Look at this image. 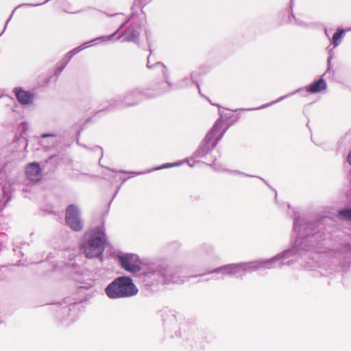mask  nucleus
I'll list each match as a JSON object with an SVG mask.
<instances>
[{"label": "nucleus", "instance_id": "13", "mask_svg": "<svg viewBox=\"0 0 351 351\" xmlns=\"http://www.w3.org/2000/svg\"><path fill=\"white\" fill-rule=\"evenodd\" d=\"M348 162L351 165V151H350V152L349 153V154L348 156Z\"/></svg>", "mask_w": 351, "mask_h": 351}, {"label": "nucleus", "instance_id": "12", "mask_svg": "<svg viewBox=\"0 0 351 351\" xmlns=\"http://www.w3.org/2000/svg\"><path fill=\"white\" fill-rule=\"evenodd\" d=\"M339 215L344 219L351 221V209L341 210L339 212Z\"/></svg>", "mask_w": 351, "mask_h": 351}, {"label": "nucleus", "instance_id": "3", "mask_svg": "<svg viewBox=\"0 0 351 351\" xmlns=\"http://www.w3.org/2000/svg\"><path fill=\"white\" fill-rule=\"evenodd\" d=\"M227 130L223 120L218 119L206 136L208 146L214 148Z\"/></svg>", "mask_w": 351, "mask_h": 351}, {"label": "nucleus", "instance_id": "1", "mask_svg": "<svg viewBox=\"0 0 351 351\" xmlns=\"http://www.w3.org/2000/svg\"><path fill=\"white\" fill-rule=\"evenodd\" d=\"M87 241L82 245V250L87 258H94L101 256L105 249L106 243L104 232L95 228L86 234Z\"/></svg>", "mask_w": 351, "mask_h": 351}, {"label": "nucleus", "instance_id": "14", "mask_svg": "<svg viewBox=\"0 0 351 351\" xmlns=\"http://www.w3.org/2000/svg\"><path fill=\"white\" fill-rule=\"evenodd\" d=\"M172 165H167V166H165V167H171Z\"/></svg>", "mask_w": 351, "mask_h": 351}, {"label": "nucleus", "instance_id": "7", "mask_svg": "<svg viewBox=\"0 0 351 351\" xmlns=\"http://www.w3.org/2000/svg\"><path fill=\"white\" fill-rule=\"evenodd\" d=\"M14 92L21 104L28 105L33 103L34 95L32 92L23 90L21 88H16Z\"/></svg>", "mask_w": 351, "mask_h": 351}, {"label": "nucleus", "instance_id": "4", "mask_svg": "<svg viewBox=\"0 0 351 351\" xmlns=\"http://www.w3.org/2000/svg\"><path fill=\"white\" fill-rule=\"evenodd\" d=\"M121 265L125 270L137 272L141 270V262L138 257L133 254L119 256Z\"/></svg>", "mask_w": 351, "mask_h": 351}, {"label": "nucleus", "instance_id": "15", "mask_svg": "<svg viewBox=\"0 0 351 351\" xmlns=\"http://www.w3.org/2000/svg\"><path fill=\"white\" fill-rule=\"evenodd\" d=\"M162 169V167H158L156 169Z\"/></svg>", "mask_w": 351, "mask_h": 351}, {"label": "nucleus", "instance_id": "9", "mask_svg": "<svg viewBox=\"0 0 351 351\" xmlns=\"http://www.w3.org/2000/svg\"><path fill=\"white\" fill-rule=\"evenodd\" d=\"M327 88V84L323 78L311 83L306 87V90L311 93H316L325 90Z\"/></svg>", "mask_w": 351, "mask_h": 351}, {"label": "nucleus", "instance_id": "6", "mask_svg": "<svg viewBox=\"0 0 351 351\" xmlns=\"http://www.w3.org/2000/svg\"><path fill=\"white\" fill-rule=\"evenodd\" d=\"M137 292L136 287H111V298L129 297Z\"/></svg>", "mask_w": 351, "mask_h": 351}, {"label": "nucleus", "instance_id": "11", "mask_svg": "<svg viewBox=\"0 0 351 351\" xmlns=\"http://www.w3.org/2000/svg\"><path fill=\"white\" fill-rule=\"evenodd\" d=\"M344 34V31L343 29H338L332 36V42L334 47H337L339 45L343 36Z\"/></svg>", "mask_w": 351, "mask_h": 351}, {"label": "nucleus", "instance_id": "8", "mask_svg": "<svg viewBox=\"0 0 351 351\" xmlns=\"http://www.w3.org/2000/svg\"><path fill=\"white\" fill-rule=\"evenodd\" d=\"M138 31L133 27H128L120 36L123 42H134L138 37Z\"/></svg>", "mask_w": 351, "mask_h": 351}, {"label": "nucleus", "instance_id": "5", "mask_svg": "<svg viewBox=\"0 0 351 351\" xmlns=\"http://www.w3.org/2000/svg\"><path fill=\"white\" fill-rule=\"evenodd\" d=\"M25 176L33 183H37L42 180V169L37 162L28 163L25 168Z\"/></svg>", "mask_w": 351, "mask_h": 351}, {"label": "nucleus", "instance_id": "10", "mask_svg": "<svg viewBox=\"0 0 351 351\" xmlns=\"http://www.w3.org/2000/svg\"><path fill=\"white\" fill-rule=\"evenodd\" d=\"M108 285L113 286H130L134 285L131 278L125 276L117 278L113 282H110Z\"/></svg>", "mask_w": 351, "mask_h": 351}, {"label": "nucleus", "instance_id": "2", "mask_svg": "<svg viewBox=\"0 0 351 351\" xmlns=\"http://www.w3.org/2000/svg\"><path fill=\"white\" fill-rule=\"evenodd\" d=\"M65 221L66 224L74 231H80L83 229V222L80 217V211L73 204H70L66 208Z\"/></svg>", "mask_w": 351, "mask_h": 351}]
</instances>
